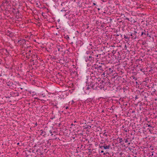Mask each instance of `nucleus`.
Wrapping results in <instances>:
<instances>
[{
  "instance_id": "b1692460",
  "label": "nucleus",
  "mask_w": 157,
  "mask_h": 157,
  "mask_svg": "<svg viewBox=\"0 0 157 157\" xmlns=\"http://www.w3.org/2000/svg\"><path fill=\"white\" fill-rule=\"evenodd\" d=\"M65 38H66V39H68L69 38V37L68 36V35H67L65 37Z\"/></svg>"
},
{
  "instance_id": "f3484780",
  "label": "nucleus",
  "mask_w": 157,
  "mask_h": 157,
  "mask_svg": "<svg viewBox=\"0 0 157 157\" xmlns=\"http://www.w3.org/2000/svg\"><path fill=\"white\" fill-rule=\"evenodd\" d=\"M38 155H40L41 157H44V154L43 153H41L40 152V153H37Z\"/></svg>"
},
{
  "instance_id": "c03bdc74",
  "label": "nucleus",
  "mask_w": 157,
  "mask_h": 157,
  "mask_svg": "<svg viewBox=\"0 0 157 157\" xmlns=\"http://www.w3.org/2000/svg\"><path fill=\"white\" fill-rule=\"evenodd\" d=\"M17 145H20V143H17Z\"/></svg>"
},
{
  "instance_id": "de8ad7c7",
  "label": "nucleus",
  "mask_w": 157,
  "mask_h": 157,
  "mask_svg": "<svg viewBox=\"0 0 157 157\" xmlns=\"http://www.w3.org/2000/svg\"><path fill=\"white\" fill-rule=\"evenodd\" d=\"M122 128H124V125H123L122 126Z\"/></svg>"
},
{
  "instance_id": "7c9ffc66",
  "label": "nucleus",
  "mask_w": 157,
  "mask_h": 157,
  "mask_svg": "<svg viewBox=\"0 0 157 157\" xmlns=\"http://www.w3.org/2000/svg\"><path fill=\"white\" fill-rule=\"evenodd\" d=\"M98 56H99V54L96 55L95 58L98 57Z\"/></svg>"
},
{
  "instance_id": "9d476101",
  "label": "nucleus",
  "mask_w": 157,
  "mask_h": 157,
  "mask_svg": "<svg viewBox=\"0 0 157 157\" xmlns=\"http://www.w3.org/2000/svg\"><path fill=\"white\" fill-rule=\"evenodd\" d=\"M90 52V55L91 57H92L93 58H94V59L95 60V59H97L98 58H95V56H96V54H95V51H94V52Z\"/></svg>"
},
{
  "instance_id": "20e7f679",
  "label": "nucleus",
  "mask_w": 157,
  "mask_h": 157,
  "mask_svg": "<svg viewBox=\"0 0 157 157\" xmlns=\"http://www.w3.org/2000/svg\"><path fill=\"white\" fill-rule=\"evenodd\" d=\"M140 95L144 97V100L147 101V98L149 96L148 93L147 92L143 91L141 92Z\"/></svg>"
},
{
  "instance_id": "aec40b11",
  "label": "nucleus",
  "mask_w": 157,
  "mask_h": 157,
  "mask_svg": "<svg viewBox=\"0 0 157 157\" xmlns=\"http://www.w3.org/2000/svg\"><path fill=\"white\" fill-rule=\"evenodd\" d=\"M144 32H142L141 33V35H143V34H144V35H146V33H145V32H146L145 30H144Z\"/></svg>"
},
{
  "instance_id": "ddd939ff",
  "label": "nucleus",
  "mask_w": 157,
  "mask_h": 157,
  "mask_svg": "<svg viewBox=\"0 0 157 157\" xmlns=\"http://www.w3.org/2000/svg\"><path fill=\"white\" fill-rule=\"evenodd\" d=\"M25 44V40L22 39L21 40V41L20 42V44Z\"/></svg>"
},
{
  "instance_id": "4468645a",
  "label": "nucleus",
  "mask_w": 157,
  "mask_h": 157,
  "mask_svg": "<svg viewBox=\"0 0 157 157\" xmlns=\"http://www.w3.org/2000/svg\"><path fill=\"white\" fill-rule=\"evenodd\" d=\"M93 100V99L91 98H89L87 99L86 101L87 102H91Z\"/></svg>"
},
{
  "instance_id": "a878e982",
  "label": "nucleus",
  "mask_w": 157,
  "mask_h": 157,
  "mask_svg": "<svg viewBox=\"0 0 157 157\" xmlns=\"http://www.w3.org/2000/svg\"><path fill=\"white\" fill-rule=\"evenodd\" d=\"M49 132L51 134V136L53 134H52L53 132L52 131L50 130Z\"/></svg>"
},
{
  "instance_id": "a19ab883",
  "label": "nucleus",
  "mask_w": 157,
  "mask_h": 157,
  "mask_svg": "<svg viewBox=\"0 0 157 157\" xmlns=\"http://www.w3.org/2000/svg\"><path fill=\"white\" fill-rule=\"evenodd\" d=\"M152 71V69H151V70H150V71H149L150 72H151V71Z\"/></svg>"
},
{
  "instance_id": "1a4fd4ad",
  "label": "nucleus",
  "mask_w": 157,
  "mask_h": 157,
  "mask_svg": "<svg viewBox=\"0 0 157 157\" xmlns=\"http://www.w3.org/2000/svg\"><path fill=\"white\" fill-rule=\"evenodd\" d=\"M7 35L10 37L14 36V34L12 32H10L8 30L7 32Z\"/></svg>"
},
{
  "instance_id": "9b49d317",
  "label": "nucleus",
  "mask_w": 157,
  "mask_h": 157,
  "mask_svg": "<svg viewBox=\"0 0 157 157\" xmlns=\"http://www.w3.org/2000/svg\"><path fill=\"white\" fill-rule=\"evenodd\" d=\"M57 47V48L58 49V51H59V52L60 51V52H63V50H62V49H63V48H62L59 45Z\"/></svg>"
},
{
  "instance_id": "f8f14e48",
  "label": "nucleus",
  "mask_w": 157,
  "mask_h": 157,
  "mask_svg": "<svg viewBox=\"0 0 157 157\" xmlns=\"http://www.w3.org/2000/svg\"><path fill=\"white\" fill-rule=\"evenodd\" d=\"M122 89L123 90L124 92H125L126 91H127L128 90V86H126L125 87H124Z\"/></svg>"
},
{
  "instance_id": "49530a36",
  "label": "nucleus",
  "mask_w": 157,
  "mask_h": 157,
  "mask_svg": "<svg viewBox=\"0 0 157 157\" xmlns=\"http://www.w3.org/2000/svg\"><path fill=\"white\" fill-rule=\"evenodd\" d=\"M124 131L126 132H127V130H126V129H124Z\"/></svg>"
},
{
  "instance_id": "79ce46f5",
  "label": "nucleus",
  "mask_w": 157,
  "mask_h": 157,
  "mask_svg": "<svg viewBox=\"0 0 157 157\" xmlns=\"http://www.w3.org/2000/svg\"><path fill=\"white\" fill-rule=\"evenodd\" d=\"M89 52H88V51H87V52H86V53H87V54H88L89 53Z\"/></svg>"
},
{
  "instance_id": "0eeeda50",
  "label": "nucleus",
  "mask_w": 157,
  "mask_h": 157,
  "mask_svg": "<svg viewBox=\"0 0 157 157\" xmlns=\"http://www.w3.org/2000/svg\"><path fill=\"white\" fill-rule=\"evenodd\" d=\"M31 51L30 50H28V49H26V50L25 51V52L23 53V54H24V55H26V57L28 58H29V57L30 56V54L31 53Z\"/></svg>"
},
{
  "instance_id": "6e6552de",
  "label": "nucleus",
  "mask_w": 157,
  "mask_h": 157,
  "mask_svg": "<svg viewBox=\"0 0 157 157\" xmlns=\"http://www.w3.org/2000/svg\"><path fill=\"white\" fill-rule=\"evenodd\" d=\"M110 147V145H108V146H106L105 145L104 146H100V147L102 150L103 149H107L109 148Z\"/></svg>"
},
{
  "instance_id": "c756f323",
  "label": "nucleus",
  "mask_w": 157,
  "mask_h": 157,
  "mask_svg": "<svg viewBox=\"0 0 157 157\" xmlns=\"http://www.w3.org/2000/svg\"><path fill=\"white\" fill-rule=\"evenodd\" d=\"M146 42H143L142 43V45H144V44H145Z\"/></svg>"
},
{
  "instance_id": "393cba45",
  "label": "nucleus",
  "mask_w": 157,
  "mask_h": 157,
  "mask_svg": "<svg viewBox=\"0 0 157 157\" xmlns=\"http://www.w3.org/2000/svg\"><path fill=\"white\" fill-rule=\"evenodd\" d=\"M132 77L133 79H134L135 80H137V78L136 77H135L134 76H132Z\"/></svg>"
},
{
  "instance_id": "a18cd8bd",
  "label": "nucleus",
  "mask_w": 157,
  "mask_h": 157,
  "mask_svg": "<svg viewBox=\"0 0 157 157\" xmlns=\"http://www.w3.org/2000/svg\"><path fill=\"white\" fill-rule=\"evenodd\" d=\"M29 155H27V156H26V157H29Z\"/></svg>"
},
{
  "instance_id": "6e6d98bb",
  "label": "nucleus",
  "mask_w": 157,
  "mask_h": 157,
  "mask_svg": "<svg viewBox=\"0 0 157 157\" xmlns=\"http://www.w3.org/2000/svg\"><path fill=\"white\" fill-rule=\"evenodd\" d=\"M74 122H75V123L76 122V121H74Z\"/></svg>"
},
{
  "instance_id": "4d7b16f0",
  "label": "nucleus",
  "mask_w": 157,
  "mask_h": 157,
  "mask_svg": "<svg viewBox=\"0 0 157 157\" xmlns=\"http://www.w3.org/2000/svg\"><path fill=\"white\" fill-rule=\"evenodd\" d=\"M53 132H55V131H54Z\"/></svg>"
},
{
  "instance_id": "e433bc0d",
  "label": "nucleus",
  "mask_w": 157,
  "mask_h": 157,
  "mask_svg": "<svg viewBox=\"0 0 157 157\" xmlns=\"http://www.w3.org/2000/svg\"><path fill=\"white\" fill-rule=\"evenodd\" d=\"M66 13H68V12H66ZM67 13H66L65 14H64V16H66V15H67Z\"/></svg>"
},
{
  "instance_id": "7ed1b4c3",
  "label": "nucleus",
  "mask_w": 157,
  "mask_h": 157,
  "mask_svg": "<svg viewBox=\"0 0 157 157\" xmlns=\"http://www.w3.org/2000/svg\"><path fill=\"white\" fill-rule=\"evenodd\" d=\"M94 59L90 55L89 56H87L85 58V61L86 62L92 63L94 61Z\"/></svg>"
},
{
  "instance_id": "423d86ee",
  "label": "nucleus",
  "mask_w": 157,
  "mask_h": 157,
  "mask_svg": "<svg viewBox=\"0 0 157 157\" xmlns=\"http://www.w3.org/2000/svg\"><path fill=\"white\" fill-rule=\"evenodd\" d=\"M105 69L104 65H98L97 71L98 73H101L102 71L104 70Z\"/></svg>"
},
{
  "instance_id": "4be33fe9",
  "label": "nucleus",
  "mask_w": 157,
  "mask_h": 157,
  "mask_svg": "<svg viewBox=\"0 0 157 157\" xmlns=\"http://www.w3.org/2000/svg\"><path fill=\"white\" fill-rule=\"evenodd\" d=\"M87 87H86V90H89L91 88L90 86H89L87 85Z\"/></svg>"
},
{
  "instance_id": "603ef678",
  "label": "nucleus",
  "mask_w": 157,
  "mask_h": 157,
  "mask_svg": "<svg viewBox=\"0 0 157 157\" xmlns=\"http://www.w3.org/2000/svg\"><path fill=\"white\" fill-rule=\"evenodd\" d=\"M136 84H137V83H138L137 82H136Z\"/></svg>"
},
{
  "instance_id": "4c0bfd02",
  "label": "nucleus",
  "mask_w": 157,
  "mask_h": 157,
  "mask_svg": "<svg viewBox=\"0 0 157 157\" xmlns=\"http://www.w3.org/2000/svg\"><path fill=\"white\" fill-rule=\"evenodd\" d=\"M126 19L128 20V21H129V19L128 18H126Z\"/></svg>"
},
{
  "instance_id": "ea45409f",
  "label": "nucleus",
  "mask_w": 157,
  "mask_h": 157,
  "mask_svg": "<svg viewBox=\"0 0 157 157\" xmlns=\"http://www.w3.org/2000/svg\"><path fill=\"white\" fill-rule=\"evenodd\" d=\"M68 109V107L67 106V107H66V109Z\"/></svg>"
},
{
  "instance_id": "5701e85b",
  "label": "nucleus",
  "mask_w": 157,
  "mask_h": 157,
  "mask_svg": "<svg viewBox=\"0 0 157 157\" xmlns=\"http://www.w3.org/2000/svg\"><path fill=\"white\" fill-rule=\"evenodd\" d=\"M99 153H103L104 152L103 151V150L100 151V150H99Z\"/></svg>"
},
{
  "instance_id": "cd10ccee",
  "label": "nucleus",
  "mask_w": 157,
  "mask_h": 157,
  "mask_svg": "<svg viewBox=\"0 0 157 157\" xmlns=\"http://www.w3.org/2000/svg\"><path fill=\"white\" fill-rule=\"evenodd\" d=\"M128 142V140L127 139L125 140V143H127Z\"/></svg>"
},
{
  "instance_id": "5fc2aeb1",
  "label": "nucleus",
  "mask_w": 157,
  "mask_h": 157,
  "mask_svg": "<svg viewBox=\"0 0 157 157\" xmlns=\"http://www.w3.org/2000/svg\"><path fill=\"white\" fill-rule=\"evenodd\" d=\"M102 112H104V110H102Z\"/></svg>"
},
{
  "instance_id": "052dcab7",
  "label": "nucleus",
  "mask_w": 157,
  "mask_h": 157,
  "mask_svg": "<svg viewBox=\"0 0 157 157\" xmlns=\"http://www.w3.org/2000/svg\"><path fill=\"white\" fill-rule=\"evenodd\" d=\"M44 8H45V7H44Z\"/></svg>"
},
{
  "instance_id": "58836bf2",
  "label": "nucleus",
  "mask_w": 157,
  "mask_h": 157,
  "mask_svg": "<svg viewBox=\"0 0 157 157\" xmlns=\"http://www.w3.org/2000/svg\"><path fill=\"white\" fill-rule=\"evenodd\" d=\"M107 153V152H106V153H103V155H106Z\"/></svg>"
},
{
  "instance_id": "09e8293b",
  "label": "nucleus",
  "mask_w": 157,
  "mask_h": 157,
  "mask_svg": "<svg viewBox=\"0 0 157 157\" xmlns=\"http://www.w3.org/2000/svg\"><path fill=\"white\" fill-rule=\"evenodd\" d=\"M71 44H73V42H72L71 43Z\"/></svg>"
},
{
  "instance_id": "3c124183",
  "label": "nucleus",
  "mask_w": 157,
  "mask_h": 157,
  "mask_svg": "<svg viewBox=\"0 0 157 157\" xmlns=\"http://www.w3.org/2000/svg\"><path fill=\"white\" fill-rule=\"evenodd\" d=\"M105 133H104V134H103V135H105Z\"/></svg>"
},
{
  "instance_id": "412c9836",
  "label": "nucleus",
  "mask_w": 157,
  "mask_h": 157,
  "mask_svg": "<svg viewBox=\"0 0 157 157\" xmlns=\"http://www.w3.org/2000/svg\"><path fill=\"white\" fill-rule=\"evenodd\" d=\"M52 105H53V106L54 107H56V108H58V107L57 106V103H56V104L54 105V104H52Z\"/></svg>"
},
{
  "instance_id": "8fccbe9b",
  "label": "nucleus",
  "mask_w": 157,
  "mask_h": 157,
  "mask_svg": "<svg viewBox=\"0 0 157 157\" xmlns=\"http://www.w3.org/2000/svg\"><path fill=\"white\" fill-rule=\"evenodd\" d=\"M100 10V9L99 8H98V10Z\"/></svg>"
},
{
  "instance_id": "a211bd4d",
  "label": "nucleus",
  "mask_w": 157,
  "mask_h": 157,
  "mask_svg": "<svg viewBox=\"0 0 157 157\" xmlns=\"http://www.w3.org/2000/svg\"><path fill=\"white\" fill-rule=\"evenodd\" d=\"M117 139H119L120 143H121L122 141H123V139L122 138L118 137Z\"/></svg>"
},
{
  "instance_id": "f03ea898",
  "label": "nucleus",
  "mask_w": 157,
  "mask_h": 157,
  "mask_svg": "<svg viewBox=\"0 0 157 157\" xmlns=\"http://www.w3.org/2000/svg\"><path fill=\"white\" fill-rule=\"evenodd\" d=\"M98 65L96 64H94L91 66V69L93 70V71L91 72L92 75L94 74V75H98V73H97V71L98 68Z\"/></svg>"
},
{
  "instance_id": "f257e3e1",
  "label": "nucleus",
  "mask_w": 157,
  "mask_h": 157,
  "mask_svg": "<svg viewBox=\"0 0 157 157\" xmlns=\"http://www.w3.org/2000/svg\"><path fill=\"white\" fill-rule=\"evenodd\" d=\"M86 85L90 86L93 90H98L99 88H100L101 89L103 87L101 85L99 86V83L97 81L100 82V83H103L104 81L103 80H101L100 78H97L96 77L95 75L94 76L92 75L91 76H86Z\"/></svg>"
},
{
  "instance_id": "680f3d73",
  "label": "nucleus",
  "mask_w": 157,
  "mask_h": 157,
  "mask_svg": "<svg viewBox=\"0 0 157 157\" xmlns=\"http://www.w3.org/2000/svg\"><path fill=\"white\" fill-rule=\"evenodd\" d=\"M135 157H136V156H135Z\"/></svg>"
},
{
  "instance_id": "2eb2a0df",
  "label": "nucleus",
  "mask_w": 157,
  "mask_h": 157,
  "mask_svg": "<svg viewBox=\"0 0 157 157\" xmlns=\"http://www.w3.org/2000/svg\"><path fill=\"white\" fill-rule=\"evenodd\" d=\"M41 133V134H43V136L46 135V132L45 131H43L42 130H40Z\"/></svg>"
},
{
  "instance_id": "bf43d9fd",
  "label": "nucleus",
  "mask_w": 157,
  "mask_h": 157,
  "mask_svg": "<svg viewBox=\"0 0 157 157\" xmlns=\"http://www.w3.org/2000/svg\"><path fill=\"white\" fill-rule=\"evenodd\" d=\"M44 8H45V7H44Z\"/></svg>"
},
{
  "instance_id": "c9c22d12",
  "label": "nucleus",
  "mask_w": 157,
  "mask_h": 157,
  "mask_svg": "<svg viewBox=\"0 0 157 157\" xmlns=\"http://www.w3.org/2000/svg\"><path fill=\"white\" fill-rule=\"evenodd\" d=\"M42 95L43 96V97H45V95H44L43 94H42Z\"/></svg>"
},
{
  "instance_id": "864d4df0",
  "label": "nucleus",
  "mask_w": 157,
  "mask_h": 157,
  "mask_svg": "<svg viewBox=\"0 0 157 157\" xmlns=\"http://www.w3.org/2000/svg\"><path fill=\"white\" fill-rule=\"evenodd\" d=\"M36 126H37V123H36Z\"/></svg>"
},
{
  "instance_id": "2f4dec72",
  "label": "nucleus",
  "mask_w": 157,
  "mask_h": 157,
  "mask_svg": "<svg viewBox=\"0 0 157 157\" xmlns=\"http://www.w3.org/2000/svg\"><path fill=\"white\" fill-rule=\"evenodd\" d=\"M93 5L94 6H96V4L95 3H93Z\"/></svg>"
},
{
  "instance_id": "f704fd0d",
  "label": "nucleus",
  "mask_w": 157,
  "mask_h": 157,
  "mask_svg": "<svg viewBox=\"0 0 157 157\" xmlns=\"http://www.w3.org/2000/svg\"><path fill=\"white\" fill-rule=\"evenodd\" d=\"M146 35H147V36H148V31H147V34L146 33Z\"/></svg>"
},
{
  "instance_id": "6ab92c4d",
  "label": "nucleus",
  "mask_w": 157,
  "mask_h": 157,
  "mask_svg": "<svg viewBox=\"0 0 157 157\" xmlns=\"http://www.w3.org/2000/svg\"><path fill=\"white\" fill-rule=\"evenodd\" d=\"M12 83H11L10 82H8L7 83V85L9 86H10L12 85Z\"/></svg>"
},
{
  "instance_id": "13d9d810",
  "label": "nucleus",
  "mask_w": 157,
  "mask_h": 157,
  "mask_svg": "<svg viewBox=\"0 0 157 157\" xmlns=\"http://www.w3.org/2000/svg\"><path fill=\"white\" fill-rule=\"evenodd\" d=\"M7 2H5V3H6Z\"/></svg>"
},
{
  "instance_id": "dca6fc26",
  "label": "nucleus",
  "mask_w": 157,
  "mask_h": 157,
  "mask_svg": "<svg viewBox=\"0 0 157 157\" xmlns=\"http://www.w3.org/2000/svg\"><path fill=\"white\" fill-rule=\"evenodd\" d=\"M124 38L127 39L128 41L127 42H128V41L129 40V38H130L129 37H127L125 35H124Z\"/></svg>"
},
{
  "instance_id": "37998d69",
  "label": "nucleus",
  "mask_w": 157,
  "mask_h": 157,
  "mask_svg": "<svg viewBox=\"0 0 157 157\" xmlns=\"http://www.w3.org/2000/svg\"><path fill=\"white\" fill-rule=\"evenodd\" d=\"M130 144V143L129 142L128 143V145H129Z\"/></svg>"
},
{
  "instance_id": "bb28decb",
  "label": "nucleus",
  "mask_w": 157,
  "mask_h": 157,
  "mask_svg": "<svg viewBox=\"0 0 157 157\" xmlns=\"http://www.w3.org/2000/svg\"><path fill=\"white\" fill-rule=\"evenodd\" d=\"M138 98V97L137 95H136L135 97V99L136 100V99H137Z\"/></svg>"
},
{
  "instance_id": "473e14b6",
  "label": "nucleus",
  "mask_w": 157,
  "mask_h": 157,
  "mask_svg": "<svg viewBox=\"0 0 157 157\" xmlns=\"http://www.w3.org/2000/svg\"><path fill=\"white\" fill-rule=\"evenodd\" d=\"M67 11V10H61V12H62H62H63V11H64L65 12H66V11Z\"/></svg>"
},
{
  "instance_id": "39448f33",
  "label": "nucleus",
  "mask_w": 157,
  "mask_h": 157,
  "mask_svg": "<svg viewBox=\"0 0 157 157\" xmlns=\"http://www.w3.org/2000/svg\"><path fill=\"white\" fill-rule=\"evenodd\" d=\"M139 33H138L136 29L133 31V33H131L130 36H132V39H136L137 36V34H139Z\"/></svg>"
},
{
  "instance_id": "72a5a7b5",
  "label": "nucleus",
  "mask_w": 157,
  "mask_h": 157,
  "mask_svg": "<svg viewBox=\"0 0 157 157\" xmlns=\"http://www.w3.org/2000/svg\"><path fill=\"white\" fill-rule=\"evenodd\" d=\"M21 41V40H18V42L20 44Z\"/></svg>"
},
{
  "instance_id": "c85d7f7f",
  "label": "nucleus",
  "mask_w": 157,
  "mask_h": 157,
  "mask_svg": "<svg viewBox=\"0 0 157 157\" xmlns=\"http://www.w3.org/2000/svg\"><path fill=\"white\" fill-rule=\"evenodd\" d=\"M148 127H149L148 128V129L149 128H150V127H151V126L150 125H148Z\"/></svg>"
}]
</instances>
